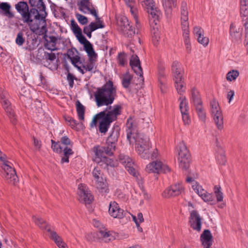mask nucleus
I'll list each match as a JSON object with an SVG mask.
<instances>
[{"instance_id": "1", "label": "nucleus", "mask_w": 248, "mask_h": 248, "mask_svg": "<svg viewBox=\"0 0 248 248\" xmlns=\"http://www.w3.org/2000/svg\"><path fill=\"white\" fill-rule=\"evenodd\" d=\"M126 126L127 139L130 144H135L136 150L141 157L149 158V150L151 148L149 138L138 133L136 124L132 118L127 119Z\"/></svg>"}, {"instance_id": "2", "label": "nucleus", "mask_w": 248, "mask_h": 248, "mask_svg": "<svg viewBox=\"0 0 248 248\" xmlns=\"http://www.w3.org/2000/svg\"><path fill=\"white\" fill-rule=\"evenodd\" d=\"M116 96V89L111 81L107 82L94 93L95 100L98 107L108 106L113 103Z\"/></svg>"}, {"instance_id": "3", "label": "nucleus", "mask_w": 248, "mask_h": 248, "mask_svg": "<svg viewBox=\"0 0 248 248\" xmlns=\"http://www.w3.org/2000/svg\"><path fill=\"white\" fill-rule=\"evenodd\" d=\"M15 9L20 15L23 23L27 24L32 32H35L38 28L37 24H33V19L32 15H36L37 12L36 8H31L29 10V6L26 2L20 1L15 4Z\"/></svg>"}, {"instance_id": "4", "label": "nucleus", "mask_w": 248, "mask_h": 248, "mask_svg": "<svg viewBox=\"0 0 248 248\" xmlns=\"http://www.w3.org/2000/svg\"><path fill=\"white\" fill-rule=\"evenodd\" d=\"M181 27L183 31V36L185 45L190 44L189 38V23L188 22V11L187 4L186 2L183 1L181 3L180 8Z\"/></svg>"}, {"instance_id": "5", "label": "nucleus", "mask_w": 248, "mask_h": 248, "mask_svg": "<svg viewBox=\"0 0 248 248\" xmlns=\"http://www.w3.org/2000/svg\"><path fill=\"white\" fill-rule=\"evenodd\" d=\"M177 148L179 166L181 169L186 170L190 166V155L189 151L183 141L180 142Z\"/></svg>"}, {"instance_id": "6", "label": "nucleus", "mask_w": 248, "mask_h": 248, "mask_svg": "<svg viewBox=\"0 0 248 248\" xmlns=\"http://www.w3.org/2000/svg\"><path fill=\"white\" fill-rule=\"evenodd\" d=\"M209 108L217 128L221 130L223 128V116L218 101L215 98L212 99L210 102Z\"/></svg>"}, {"instance_id": "7", "label": "nucleus", "mask_w": 248, "mask_h": 248, "mask_svg": "<svg viewBox=\"0 0 248 248\" xmlns=\"http://www.w3.org/2000/svg\"><path fill=\"white\" fill-rule=\"evenodd\" d=\"M240 15L245 27V45L248 53V0H240Z\"/></svg>"}, {"instance_id": "8", "label": "nucleus", "mask_w": 248, "mask_h": 248, "mask_svg": "<svg viewBox=\"0 0 248 248\" xmlns=\"http://www.w3.org/2000/svg\"><path fill=\"white\" fill-rule=\"evenodd\" d=\"M7 93L4 92L2 88H0V98L3 108L10 119L11 122L14 124L16 122V119L11 103L7 97Z\"/></svg>"}, {"instance_id": "9", "label": "nucleus", "mask_w": 248, "mask_h": 248, "mask_svg": "<svg viewBox=\"0 0 248 248\" xmlns=\"http://www.w3.org/2000/svg\"><path fill=\"white\" fill-rule=\"evenodd\" d=\"M1 168L4 170V177L7 182L12 185H16L18 182L17 176L14 168L11 166V163L4 160Z\"/></svg>"}, {"instance_id": "10", "label": "nucleus", "mask_w": 248, "mask_h": 248, "mask_svg": "<svg viewBox=\"0 0 248 248\" xmlns=\"http://www.w3.org/2000/svg\"><path fill=\"white\" fill-rule=\"evenodd\" d=\"M146 171L149 173H166L170 171V169L165 163L156 160L146 166Z\"/></svg>"}, {"instance_id": "11", "label": "nucleus", "mask_w": 248, "mask_h": 248, "mask_svg": "<svg viewBox=\"0 0 248 248\" xmlns=\"http://www.w3.org/2000/svg\"><path fill=\"white\" fill-rule=\"evenodd\" d=\"M119 159L120 163L125 167L130 174L134 177H138L139 174L138 167L131 158L126 155L121 154L119 155Z\"/></svg>"}, {"instance_id": "12", "label": "nucleus", "mask_w": 248, "mask_h": 248, "mask_svg": "<svg viewBox=\"0 0 248 248\" xmlns=\"http://www.w3.org/2000/svg\"><path fill=\"white\" fill-rule=\"evenodd\" d=\"M184 192V187L181 183H177L166 188L162 193L165 198L178 196Z\"/></svg>"}, {"instance_id": "13", "label": "nucleus", "mask_w": 248, "mask_h": 248, "mask_svg": "<svg viewBox=\"0 0 248 248\" xmlns=\"http://www.w3.org/2000/svg\"><path fill=\"white\" fill-rule=\"evenodd\" d=\"M78 193L79 201L85 204H90L93 201V197L88 187L83 184H80L78 186Z\"/></svg>"}, {"instance_id": "14", "label": "nucleus", "mask_w": 248, "mask_h": 248, "mask_svg": "<svg viewBox=\"0 0 248 248\" xmlns=\"http://www.w3.org/2000/svg\"><path fill=\"white\" fill-rule=\"evenodd\" d=\"M192 188L204 202H209L211 204L215 203L213 196L203 189L197 182H193Z\"/></svg>"}, {"instance_id": "15", "label": "nucleus", "mask_w": 248, "mask_h": 248, "mask_svg": "<svg viewBox=\"0 0 248 248\" xmlns=\"http://www.w3.org/2000/svg\"><path fill=\"white\" fill-rule=\"evenodd\" d=\"M96 22H91L88 26H85L83 29V32L89 38L92 37V32L98 29L104 28L102 21L100 20L97 15L93 16Z\"/></svg>"}, {"instance_id": "16", "label": "nucleus", "mask_w": 248, "mask_h": 248, "mask_svg": "<svg viewBox=\"0 0 248 248\" xmlns=\"http://www.w3.org/2000/svg\"><path fill=\"white\" fill-rule=\"evenodd\" d=\"M118 26L121 28L124 33L128 36H131L135 34V30L130 25L127 18L125 17H121L117 21Z\"/></svg>"}, {"instance_id": "17", "label": "nucleus", "mask_w": 248, "mask_h": 248, "mask_svg": "<svg viewBox=\"0 0 248 248\" xmlns=\"http://www.w3.org/2000/svg\"><path fill=\"white\" fill-rule=\"evenodd\" d=\"M108 213L111 217L118 218H123L126 214V212L120 208L118 204L114 201L110 202Z\"/></svg>"}, {"instance_id": "18", "label": "nucleus", "mask_w": 248, "mask_h": 248, "mask_svg": "<svg viewBox=\"0 0 248 248\" xmlns=\"http://www.w3.org/2000/svg\"><path fill=\"white\" fill-rule=\"evenodd\" d=\"M130 65L134 72L140 76V81H143V72L139 57L137 55H132L130 60Z\"/></svg>"}, {"instance_id": "19", "label": "nucleus", "mask_w": 248, "mask_h": 248, "mask_svg": "<svg viewBox=\"0 0 248 248\" xmlns=\"http://www.w3.org/2000/svg\"><path fill=\"white\" fill-rule=\"evenodd\" d=\"M190 227L194 230L200 232L202 228V218L196 211L190 213L189 220Z\"/></svg>"}, {"instance_id": "20", "label": "nucleus", "mask_w": 248, "mask_h": 248, "mask_svg": "<svg viewBox=\"0 0 248 248\" xmlns=\"http://www.w3.org/2000/svg\"><path fill=\"white\" fill-rule=\"evenodd\" d=\"M115 149V145L107 144V145L106 147L97 146L96 147H94L93 151L95 156H99L101 157L106 155H112Z\"/></svg>"}, {"instance_id": "21", "label": "nucleus", "mask_w": 248, "mask_h": 248, "mask_svg": "<svg viewBox=\"0 0 248 248\" xmlns=\"http://www.w3.org/2000/svg\"><path fill=\"white\" fill-rule=\"evenodd\" d=\"M108 108L109 110L107 112V109L102 111L105 113L103 118L107 119L108 121H111V123H112L113 121L116 120L117 116L121 114L122 108L119 105H115L112 108L111 107H109Z\"/></svg>"}, {"instance_id": "22", "label": "nucleus", "mask_w": 248, "mask_h": 248, "mask_svg": "<svg viewBox=\"0 0 248 248\" xmlns=\"http://www.w3.org/2000/svg\"><path fill=\"white\" fill-rule=\"evenodd\" d=\"M29 3L31 6L36 7V12L37 18L41 16L42 18H44L45 16H47V13L46 11V6L43 2V0H29Z\"/></svg>"}, {"instance_id": "23", "label": "nucleus", "mask_w": 248, "mask_h": 248, "mask_svg": "<svg viewBox=\"0 0 248 248\" xmlns=\"http://www.w3.org/2000/svg\"><path fill=\"white\" fill-rule=\"evenodd\" d=\"M79 9L84 14L90 13L93 16L97 15L96 10L90 0H81Z\"/></svg>"}, {"instance_id": "24", "label": "nucleus", "mask_w": 248, "mask_h": 248, "mask_svg": "<svg viewBox=\"0 0 248 248\" xmlns=\"http://www.w3.org/2000/svg\"><path fill=\"white\" fill-rule=\"evenodd\" d=\"M149 14V19L150 26L157 25L159 17L161 12L160 10L155 6L147 10Z\"/></svg>"}, {"instance_id": "25", "label": "nucleus", "mask_w": 248, "mask_h": 248, "mask_svg": "<svg viewBox=\"0 0 248 248\" xmlns=\"http://www.w3.org/2000/svg\"><path fill=\"white\" fill-rule=\"evenodd\" d=\"M56 58V55L54 53L52 52L49 53L45 52L42 63L45 66L51 68L52 66L54 65Z\"/></svg>"}, {"instance_id": "26", "label": "nucleus", "mask_w": 248, "mask_h": 248, "mask_svg": "<svg viewBox=\"0 0 248 248\" xmlns=\"http://www.w3.org/2000/svg\"><path fill=\"white\" fill-rule=\"evenodd\" d=\"M67 56L73 65L77 66V64H81L80 58L78 55V51L76 48L69 49L67 52Z\"/></svg>"}, {"instance_id": "27", "label": "nucleus", "mask_w": 248, "mask_h": 248, "mask_svg": "<svg viewBox=\"0 0 248 248\" xmlns=\"http://www.w3.org/2000/svg\"><path fill=\"white\" fill-rule=\"evenodd\" d=\"M95 162L98 164H100V166H103L104 165L106 166L115 167L116 166V163L113 160L106 157V155H103L101 157L99 156H95L94 159Z\"/></svg>"}, {"instance_id": "28", "label": "nucleus", "mask_w": 248, "mask_h": 248, "mask_svg": "<svg viewBox=\"0 0 248 248\" xmlns=\"http://www.w3.org/2000/svg\"><path fill=\"white\" fill-rule=\"evenodd\" d=\"M46 16H45L44 18H42L41 16H39L38 18L36 16V15L34 16V19L36 20H40V24L41 25V27L39 28V24L38 23H36L38 26V28L37 29L36 31L35 32V33H38L39 35H44V37L46 36V33L47 32V30L46 28ZM33 24H35V23H33Z\"/></svg>"}, {"instance_id": "29", "label": "nucleus", "mask_w": 248, "mask_h": 248, "mask_svg": "<svg viewBox=\"0 0 248 248\" xmlns=\"http://www.w3.org/2000/svg\"><path fill=\"white\" fill-rule=\"evenodd\" d=\"M190 99L194 106L202 105V101L198 90L193 87L191 88L190 93Z\"/></svg>"}, {"instance_id": "30", "label": "nucleus", "mask_w": 248, "mask_h": 248, "mask_svg": "<svg viewBox=\"0 0 248 248\" xmlns=\"http://www.w3.org/2000/svg\"><path fill=\"white\" fill-rule=\"evenodd\" d=\"M171 70L174 80H179L183 78V71L181 68L180 64L178 62H174L171 66Z\"/></svg>"}, {"instance_id": "31", "label": "nucleus", "mask_w": 248, "mask_h": 248, "mask_svg": "<svg viewBox=\"0 0 248 248\" xmlns=\"http://www.w3.org/2000/svg\"><path fill=\"white\" fill-rule=\"evenodd\" d=\"M99 233L103 240L106 242H109L115 240L117 235L115 232L106 230H100Z\"/></svg>"}, {"instance_id": "32", "label": "nucleus", "mask_w": 248, "mask_h": 248, "mask_svg": "<svg viewBox=\"0 0 248 248\" xmlns=\"http://www.w3.org/2000/svg\"><path fill=\"white\" fill-rule=\"evenodd\" d=\"M95 185L99 192L103 194L108 193V185L105 179H103L102 180L95 182Z\"/></svg>"}, {"instance_id": "33", "label": "nucleus", "mask_w": 248, "mask_h": 248, "mask_svg": "<svg viewBox=\"0 0 248 248\" xmlns=\"http://www.w3.org/2000/svg\"><path fill=\"white\" fill-rule=\"evenodd\" d=\"M151 27V33L152 41L155 46H157L160 39V33L158 31V26L153 25Z\"/></svg>"}, {"instance_id": "34", "label": "nucleus", "mask_w": 248, "mask_h": 248, "mask_svg": "<svg viewBox=\"0 0 248 248\" xmlns=\"http://www.w3.org/2000/svg\"><path fill=\"white\" fill-rule=\"evenodd\" d=\"M57 38L53 36H50L48 37V39H46V43L45 44V47L50 50H55L57 49L56 46Z\"/></svg>"}, {"instance_id": "35", "label": "nucleus", "mask_w": 248, "mask_h": 248, "mask_svg": "<svg viewBox=\"0 0 248 248\" xmlns=\"http://www.w3.org/2000/svg\"><path fill=\"white\" fill-rule=\"evenodd\" d=\"M11 5L7 2H1L0 3V9H1L4 16L9 18H12L14 16V14L11 12Z\"/></svg>"}, {"instance_id": "36", "label": "nucleus", "mask_w": 248, "mask_h": 248, "mask_svg": "<svg viewBox=\"0 0 248 248\" xmlns=\"http://www.w3.org/2000/svg\"><path fill=\"white\" fill-rule=\"evenodd\" d=\"M162 2L167 15L171 13L172 8L176 5V0H162Z\"/></svg>"}, {"instance_id": "37", "label": "nucleus", "mask_w": 248, "mask_h": 248, "mask_svg": "<svg viewBox=\"0 0 248 248\" xmlns=\"http://www.w3.org/2000/svg\"><path fill=\"white\" fill-rule=\"evenodd\" d=\"M32 219L35 224L42 230L47 231L48 228H50L49 225L47 224L46 222L41 217L33 216Z\"/></svg>"}, {"instance_id": "38", "label": "nucleus", "mask_w": 248, "mask_h": 248, "mask_svg": "<svg viewBox=\"0 0 248 248\" xmlns=\"http://www.w3.org/2000/svg\"><path fill=\"white\" fill-rule=\"evenodd\" d=\"M175 81V87L178 94L182 95L186 91V85L183 81V78L176 80Z\"/></svg>"}, {"instance_id": "39", "label": "nucleus", "mask_w": 248, "mask_h": 248, "mask_svg": "<svg viewBox=\"0 0 248 248\" xmlns=\"http://www.w3.org/2000/svg\"><path fill=\"white\" fill-rule=\"evenodd\" d=\"M111 121H108L104 118H102L99 122V130L102 133H105L108 130Z\"/></svg>"}, {"instance_id": "40", "label": "nucleus", "mask_w": 248, "mask_h": 248, "mask_svg": "<svg viewBox=\"0 0 248 248\" xmlns=\"http://www.w3.org/2000/svg\"><path fill=\"white\" fill-rule=\"evenodd\" d=\"M84 50L87 52L89 58L93 59V58H96L97 54L95 53L93 45L90 42H88L86 44L84 45Z\"/></svg>"}, {"instance_id": "41", "label": "nucleus", "mask_w": 248, "mask_h": 248, "mask_svg": "<svg viewBox=\"0 0 248 248\" xmlns=\"http://www.w3.org/2000/svg\"><path fill=\"white\" fill-rule=\"evenodd\" d=\"M180 101L179 108L181 112L188 111V107L186 99L185 96L182 95L179 98Z\"/></svg>"}, {"instance_id": "42", "label": "nucleus", "mask_w": 248, "mask_h": 248, "mask_svg": "<svg viewBox=\"0 0 248 248\" xmlns=\"http://www.w3.org/2000/svg\"><path fill=\"white\" fill-rule=\"evenodd\" d=\"M76 107L78 119L80 121H84L85 113L84 107L78 101L77 102Z\"/></svg>"}, {"instance_id": "43", "label": "nucleus", "mask_w": 248, "mask_h": 248, "mask_svg": "<svg viewBox=\"0 0 248 248\" xmlns=\"http://www.w3.org/2000/svg\"><path fill=\"white\" fill-rule=\"evenodd\" d=\"M195 108L199 119L202 122H205L206 119V113L202 105L195 106Z\"/></svg>"}, {"instance_id": "44", "label": "nucleus", "mask_w": 248, "mask_h": 248, "mask_svg": "<svg viewBox=\"0 0 248 248\" xmlns=\"http://www.w3.org/2000/svg\"><path fill=\"white\" fill-rule=\"evenodd\" d=\"M132 78V76L128 72H127L124 75H123L122 78V85L124 88H127L129 87Z\"/></svg>"}, {"instance_id": "45", "label": "nucleus", "mask_w": 248, "mask_h": 248, "mask_svg": "<svg viewBox=\"0 0 248 248\" xmlns=\"http://www.w3.org/2000/svg\"><path fill=\"white\" fill-rule=\"evenodd\" d=\"M47 232H49V237L54 241L56 245L59 244L60 242L62 241V238L56 232L51 231L50 228H48Z\"/></svg>"}, {"instance_id": "46", "label": "nucleus", "mask_w": 248, "mask_h": 248, "mask_svg": "<svg viewBox=\"0 0 248 248\" xmlns=\"http://www.w3.org/2000/svg\"><path fill=\"white\" fill-rule=\"evenodd\" d=\"M92 175L95 182L103 179V173L98 167H95L94 168L92 171Z\"/></svg>"}, {"instance_id": "47", "label": "nucleus", "mask_w": 248, "mask_h": 248, "mask_svg": "<svg viewBox=\"0 0 248 248\" xmlns=\"http://www.w3.org/2000/svg\"><path fill=\"white\" fill-rule=\"evenodd\" d=\"M142 6L147 10L155 7V2L153 0H138Z\"/></svg>"}, {"instance_id": "48", "label": "nucleus", "mask_w": 248, "mask_h": 248, "mask_svg": "<svg viewBox=\"0 0 248 248\" xmlns=\"http://www.w3.org/2000/svg\"><path fill=\"white\" fill-rule=\"evenodd\" d=\"M117 61L119 65L124 66L127 63V56L124 53H120L117 56Z\"/></svg>"}, {"instance_id": "49", "label": "nucleus", "mask_w": 248, "mask_h": 248, "mask_svg": "<svg viewBox=\"0 0 248 248\" xmlns=\"http://www.w3.org/2000/svg\"><path fill=\"white\" fill-rule=\"evenodd\" d=\"M214 192L216 195L217 202H221L223 200V193L221 191V187L219 186H215L214 188Z\"/></svg>"}, {"instance_id": "50", "label": "nucleus", "mask_w": 248, "mask_h": 248, "mask_svg": "<svg viewBox=\"0 0 248 248\" xmlns=\"http://www.w3.org/2000/svg\"><path fill=\"white\" fill-rule=\"evenodd\" d=\"M96 58H93L91 59L89 58V62L85 65H83L82 67L85 70V71H92L94 66V62Z\"/></svg>"}, {"instance_id": "51", "label": "nucleus", "mask_w": 248, "mask_h": 248, "mask_svg": "<svg viewBox=\"0 0 248 248\" xmlns=\"http://www.w3.org/2000/svg\"><path fill=\"white\" fill-rule=\"evenodd\" d=\"M130 11L135 20L136 27L137 28H139L140 25L139 21L138 20V11L137 8L135 6H134V7H131V9H130Z\"/></svg>"}, {"instance_id": "52", "label": "nucleus", "mask_w": 248, "mask_h": 248, "mask_svg": "<svg viewBox=\"0 0 248 248\" xmlns=\"http://www.w3.org/2000/svg\"><path fill=\"white\" fill-rule=\"evenodd\" d=\"M105 113L103 112H100L99 113L95 115L90 124V126L91 127H93L95 126L97 124V121L99 120H101L102 118L104 116Z\"/></svg>"}, {"instance_id": "53", "label": "nucleus", "mask_w": 248, "mask_h": 248, "mask_svg": "<svg viewBox=\"0 0 248 248\" xmlns=\"http://www.w3.org/2000/svg\"><path fill=\"white\" fill-rule=\"evenodd\" d=\"M71 28L75 35L82 31L81 29L74 20L71 21Z\"/></svg>"}, {"instance_id": "54", "label": "nucleus", "mask_w": 248, "mask_h": 248, "mask_svg": "<svg viewBox=\"0 0 248 248\" xmlns=\"http://www.w3.org/2000/svg\"><path fill=\"white\" fill-rule=\"evenodd\" d=\"M23 33L21 32H19L17 33L16 38V44L20 46H22L25 42V38L23 37Z\"/></svg>"}, {"instance_id": "55", "label": "nucleus", "mask_w": 248, "mask_h": 248, "mask_svg": "<svg viewBox=\"0 0 248 248\" xmlns=\"http://www.w3.org/2000/svg\"><path fill=\"white\" fill-rule=\"evenodd\" d=\"M198 42L202 45L204 46H206L209 43V39L204 36L203 34L201 35L200 37H197Z\"/></svg>"}, {"instance_id": "56", "label": "nucleus", "mask_w": 248, "mask_h": 248, "mask_svg": "<svg viewBox=\"0 0 248 248\" xmlns=\"http://www.w3.org/2000/svg\"><path fill=\"white\" fill-rule=\"evenodd\" d=\"M117 141V137L115 135L114 133H112L108 138L107 140V144H116V142Z\"/></svg>"}, {"instance_id": "57", "label": "nucleus", "mask_w": 248, "mask_h": 248, "mask_svg": "<svg viewBox=\"0 0 248 248\" xmlns=\"http://www.w3.org/2000/svg\"><path fill=\"white\" fill-rule=\"evenodd\" d=\"M212 238L211 232L208 230H204L201 236V240H212Z\"/></svg>"}, {"instance_id": "58", "label": "nucleus", "mask_w": 248, "mask_h": 248, "mask_svg": "<svg viewBox=\"0 0 248 248\" xmlns=\"http://www.w3.org/2000/svg\"><path fill=\"white\" fill-rule=\"evenodd\" d=\"M52 142V148L53 151L57 153H61L62 151V147L60 146L57 142H55L54 140H51Z\"/></svg>"}, {"instance_id": "59", "label": "nucleus", "mask_w": 248, "mask_h": 248, "mask_svg": "<svg viewBox=\"0 0 248 248\" xmlns=\"http://www.w3.org/2000/svg\"><path fill=\"white\" fill-rule=\"evenodd\" d=\"M76 17L78 19V22L82 25H85L88 22V18L82 15L77 14Z\"/></svg>"}, {"instance_id": "60", "label": "nucleus", "mask_w": 248, "mask_h": 248, "mask_svg": "<svg viewBox=\"0 0 248 248\" xmlns=\"http://www.w3.org/2000/svg\"><path fill=\"white\" fill-rule=\"evenodd\" d=\"M78 41L81 44L84 45V44H86L88 41L86 38L82 35V31L78 33V34L75 35Z\"/></svg>"}, {"instance_id": "61", "label": "nucleus", "mask_w": 248, "mask_h": 248, "mask_svg": "<svg viewBox=\"0 0 248 248\" xmlns=\"http://www.w3.org/2000/svg\"><path fill=\"white\" fill-rule=\"evenodd\" d=\"M182 116L183 122L185 124H189L190 123V117L188 115V111L182 112Z\"/></svg>"}, {"instance_id": "62", "label": "nucleus", "mask_w": 248, "mask_h": 248, "mask_svg": "<svg viewBox=\"0 0 248 248\" xmlns=\"http://www.w3.org/2000/svg\"><path fill=\"white\" fill-rule=\"evenodd\" d=\"M193 33L196 37H200L203 34V30L199 26H196L194 28Z\"/></svg>"}, {"instance_id": "63", "label": "nucleus", "mask_w": 248, "mask_h": 248, "mask_svg": "<svg viewBox=\"0 0 248 248\" xmlns=\"http://www.w3.org/2000/svg\"><path fill=\"white\" fill-rule=\"evenodd\" d=\"M159 85H160V89L162 93H164L165 92L166 85H165V79L162 77L160 76L158 78Z\"/></svg>"}, {"instance_id": "64", "label": "nucleus", "mask_w": 248, "mask_h": 248, "mask_svg": "<svg viewBox=\"0 0 248 248\" xmlns=\"http://www.w3.org/2000/svg\"><path fill=\"white\" fill-rule=\"evenodd\" d=\"M62 150L63 151L64 155L65 156H69L74 154L72 150L70 148L67 147L64 148L63 150Z\"/></svg>"}]
</instances>
